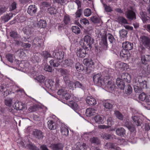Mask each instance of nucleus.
I'll use <instances>...</instances> for the list:
<instances>
[{
	"instance_id": "nucleus-29",
	"label": "nucleus",
	"mask_w": 150,
	"mask_h": 150,
	"mask_svg": "<svg viewBox=\"0 0 150 150\" xmlns=\"http://www.w3.org/2000/svg\"><path fill=\"white\" fill-rule=\"evenodd\" d=\"M23 30L24 34L29 35L32 34L34 32L33 29L30 26L26 27L23 28Z\"/></svg>"
},
{
	"instance_id": "nucleus-62",
	"label": "nucleus",
	"mask_w": 150,
	"mask_h": 150,
	"mask_svg": "<svg viewBox=\"0 0 150 150\" xmlns=\"http://www.w3.org/2000/svg\"><path fill=\"white\" fill-rule=\"evenodd\" d=\"M60 72L61 75L63 76V77H64L68 74L67 73V70L65 69H61L60 70Z\"/></svg>"
},
{
	"instance_id": "nucleus-56",
	"label": "nucleus",
	"mask_w": 150,
	"mask_h": 150,
	"mask_svg": "<svg viewBox=\"0 0 150 150\" xmlns=\"http://www.w3.org/2000/svg\"><path fill=\"white\" fill-rule=\"evenodd\" d=\"M12 102V99L11 98H8L5 100V104L8 106H11Z\"/></svg>"
},
{
	"instance_id": "nucleus-22",
	"label": "nucleus",
	"mask_w": 150,
	"mask_h": 150,
	"mask_svg": "<svg viewBox=\"0 0 150 150\" xmlns=\"http://www.w3.org/2000/svg\"><path fill=\"white\" fill-rule=\"evenodd\" d=\"M47 124L48 128L50 129H55L56 128V123L53 119L48 121Z\"/></svg>"
},
{
	"instance_id": "nucleus-23",
	"label": "nucleus",
	"mask_w": 150,
	"mask_h": 150,
	"mask_svg": "<svg viewBox=\"0 0 150 150\" xmlns=\"http://www.w3.org/2000/svg\"><path fill=\"white\" fill-rule=\"evenodd\" d=\"M141 60L142 64L146 65L150 61V56L147 54L142 56Z\"/></svg>"
},
{
	"instance_id": "nucleus-35",
	"label": "nucleus",
	"mask_w": 150,
	"mask_h": 150,
	"mask_svg": "<svg viewBox=\"0 0 150 150\" xmlns=\"http://www.w3.org/2000/svg\"><path fill=\"white\" fill-rule=\"evenodd\" d=\"M46 25V21L40 19L37 23V26L40 28H45Z\"/></svg>"
},
{
	"instance_id": "nucleus-47",
	"label": "nucleus",
	"mask_w": 150,
	"mask_h": 150,
	"mask_svg": "<svg viewBox=\"0 0 150 150\" xmlns=\"http://www.w3.org/2000/svg\"><path fill=\"white\" fill-rule=\"evenodd\" d=\"M107 37H108V39L110 43H112L115 42V39L113 35L110 33H107Z\"/></svg>"
},
{
	"instance_id": "nucleus-54",
	"label": "nucleus",
	"mask_w": 150,
	"mask_h": 150,
	"mask_svg": "<svg viewBox=\"0 0 150 150\" xmlns=\"http://www.w3.org/2000/svg\"><path fill=\"white\" fill-rule=\"evenodd\" d=\"M132 91V88L131 86L128 84L126 87L125 89V92L127 94H130Z\"/></svg>"
},
{
	"instance_id": "nucleus-39",
	"label": "nucleus",
	"mask_w": 150,
	"mask_h": 150,
	"mask_svg": "<svg viewBox=\"0 0 150 150\" xmlns=\"http://www.w3.org/2000/svg\"><path fill=\"white\" fill-rule=\"evenodd\" d=\"M120 37L121 39H124L126 37L127 33V31L124 29H122L119 31Z\"/></svg>"
},
{
	"instance_id": "nucleus-2",
	"label": "nucleus",
	"mask_w": 150,
	"mask_h": 150,
	"mask_svg": "<svg viewBox=\"0 0 150 150\" xmlns=\"http://www.w3.org/2000/svg\"><path fill=\"white\" fill-rule=\"evenodd\" d=\"M107 37V32L104 31L103 34L101 35L99 43L101 47L105 50H107L108 47Z\"/></svg>"
},
{
	"instance_id": "nucleus-61",
	"label": "nucleus",
	"mask_w": 150,
	"mask_h": 150,
	"mask_svg": "<svg viewBox=\"0 0 150 150\" xmlns=\"http://www.w3.org/2000/svg\"><path fill=\"white\" fill-rule=\"evenodd\" d=\"M63 79L66 83H68L69 84L70 82L72 81H70L69 74L63 77Z\"/></svg>"
},
{
	"instance_id": "nucleus-34",
	"label": "nucleus",
	"mask_w": 150,
	"mask_h": 150,
	"mask_svg": "<svg viewBox=\"0 0 150 150\" xmlns=\"http://www.w3.org/2000/svg\"><path fill=\"white\" fill-rule=\"evenodd\" d=\"M74 68L77 71L80 72L84 69L83 66L78 62L75 63Z\"/></svg>"
},
{
	"instance_id": "nucleus-41",
	"label": "nucleus",
	"mask_w": 150,
	"mask_h": 150,
	"mask_svg": "<svg viewBox=\"0 0 150 150\" xmlns=\"http://www.w3.org/2000/svg\"><path fill=\"white\" fill-rule=\"evenodd\" d=\"M64 23L66 25H69L71 23L70 18L69 15L66 14L64 16L63 20Z\"/></svg>"
},
{
	"instance_id": "nucleus-48",
	"label": "nucleus",
	"mask_w": 150,
	"mask_h": 150,
	"mask_svg": "<svg viewBox=\"0 0 150 150\" xmlns=\"http://www.w3.org/2000/svg\"><path fill=\"white\" fill-rule=\"evenodd\" d=\"M101 137L104 139H109L112 138V136L111 134L106 133H103L101 135Z\"/></svg>"
},
{
	"instance_id": "nucleus-50",
	"label": "nucleus",
	"mask_w": 150,
	"mask_h": 150,
	"mask_svg": "<svg viewBox=\"0 0 150 150\" xmlns=\"http://www.w3.org/2000/svg\"><path fill=\"white\" fill-rule=\"evenodd\" d=\"M6 58L11 63H12L13 61V55L10 54H8L6 55Z\"/></svg>"
},
{
	"instance_id": "nucleus-30",
	"label": "nucleus",
	"mask_w": 150,
	"mask_h": 150,
	"mask_svg": "<svg viewBox=\"0 0 150 150\" xmlns=\"http://www.w3.org/2000/svg\"><path fill=\"white\" fill-rule=\"evenodd\" d=\"M125 125L131 132H133L135 130V127L130 122H127Z\"/></svg>"
},
{
	"instance_id": "nucleus-3",
	"label": "nucleus",
	"mask_w": 150,
	"mask_h": 150,
	"mask_svg": "<svg viewBox=\"0 0 150 150\" xmlns=\"http://www.w3.org/2000/svg\"><path fill=\"white\" fill-rule=\"evenodd\" d=\"M141 43L146 48H150V38L143 35L140 37Z\"/></svg>"
},
{
	"instance_id": "nucleus-45",
	"label": "nucleus",
	"mask_w": 150,
	"mask_h": 150,
	"mask_svg": "<svg viewBox=\"0 0 150 150\" xmlns=\"http://www.w3.org/2000/svg\"><path fill=\"white\" fill-rule=\"evenodd\" d=\"M71 29L72 32L76 34H78L80 33V29L78 26H72L71 28Z\"/></svg>"
},
{
	"instance_id": "nucleus-19",
	"label": "nucleus",
	"mask_w": 150,
	"mask_h": 150,
	"mask_svg": "<svg viewBox=\"0 0 150 150\" xmlns=\"http://www.w3.org/2000/svg\"><path fill=\"white\" fill-rule=\"evenodd\" d=\"M122 80L124 81H125L128 83L130 82L131 80L130 75L127 73H123L121 75Z\"/></svg>"
},
{
	"instance_id": "nucleus-44",
	"label": "nucleus",
	"mask_w": 150,
	"mask_h": 150,
	"mask_svg": "<svg viewBox=\"0 0 150 150\" xmlns=\"http://www.w3.org/2000/svg\"><path fill=\"white\" fill-rule=\"evenodd\" d=\"M12 17V15L11 13L10 14L9 13V15H7L2 16L1 19L4 22H7L10 19V17Z\"/></svg>"
},
{
	"instance_id": "nucleus-27",
	"label": "nucleus",
	"mask_w": 150,
	"mask_h": 150,
	"mask_svg": "<svg viewBox=\"0 0 150 150\" xmlns=\"http://www.w3.org/2000/svg\"><path fill=\"white\" fill-rule=\"evenodd\" d=\"M86 102L90 105H95L96 103V99L92 96H88L86 100Z\"/></svg>"
},
{
	"instance_id": "nucleus-52",
	"label": "nucleus",
	"mask_w": 150,
	"mask_h": 150,
	"mask_svg": "<svg viewBox=\"0 0 150 150\" xmlns=\"http://www.w3.org/2000/svg\"><path fill=\"white\" fill-rule=\"evenodd\" d=\"M45 78L42 75H39L36 77V79L37 81L40 83L43 82Z\"/></svg>"
},
{
	"instance_id": "nucleus-26",
	"label": "nucleus",
	"mask_w": 150,
	"mask_h": 150,
	"mask_svg": "<svg viewBox=\"0 0 150 150\" xmlns=\"http://www.w3.org/2000/svg\"><path fill=\"white\" fill-rule=\"evenodd\" d=\"M80 23L78 22L77 24L81 28L82 27V26H85L89 24L88 20L85 18H81L80 20Z\"/></svg>"
},
{
	"instance_id": "nucleus-38",
	"label": "nucleus",
	"mask_w": 150,
	"mask_h": 150,
	"mask_svg": "<svg viewBox=\"0 0 150 150\" xmlns=\"http://www.w3.org/2000/svg\"><path fill=\"white\" fill-rule=\"evenodd\" d=\"M114 114L117 118L120 120H122L123 119V115L118 110H115Z\"/></svg>"
},
{
	"instance_id": "nucleus-4",
	"label": "nucleus",
	"mask_w": 150,
	"mask_h": 150,
	"mask_svg": "<svg viewBox=\"0 0 150 150\" xmlns=\"http://www.w3.org/2000/svg\"><path fill=\"white\" fill-rule=\"evenodd\" d=\"M68 86L70 89L73 90L76 88H82L83 85L78 81L70 82L68 84Z\"/></svg>"
},
{
	"instance_id": "nucleus-59",
	"label": "nucleus",
	"mask_w": 150,
	"mask_h": 150,
	"mask_svg": "<svg viewBox=\"0 0 150 150\" xmlns=\"http://www.w3.org/2000/svg\"><path fill=\"white\" fill-rule=\"evenodd\" d=\"M22 46L25 50H29L31 47V45L28 43H23L21 45Z\"/></svg>"
},
{
	"instance_id": "nucleus-20",
	"label": "nucleus",
	"mask_w": 150,
	"mask_h": 150,
	"mask_svg": "<svg viewBox=\"0 0 150 150\" xmlns=\"http://www.w3.org/2000/svg\"><path fill=\"white\" fill-rule=\"evenodd\" d=\"M116 132L117 135L121 137H124L126 134V131L123 127H118L116 130Z\"/></svg>"
},
{
	"instance_id": "nucleus-64",
	"label": "nucleus",
	"mask_w": 150,
	"mask_h": 150,
	"mask_svg": "<svg viewBox=\"0 0 150 150\" xmlns=\"http://www.w3.org/2000/svg\"><path fill=\"white\" fill-rule=\"evenodd\" d=\"M104 106L106 108L110 109L112 108V105L108 102H106L104 104Z\"/></svg>"
},
{
	"instance_id": "nucleus-42",
	"label": "nucleus",
	"mask_w": 150,
	"mask_h": 150,
	"mask_svg": "<svg viewBox=\"0 0 150 150\" xmlns=\"http://www.w3.org/2000/svg\"><path fill=\"white\" fill-rule=\"evenodd\" d=\"M140 14L143 21L146 22L149 19V18L147 16L146 13L145 12L141 11Z\"/></svg>"
},
{
	"instance_id": "nucleus-60",
	"label": "nucleus",
	"mask_w": 150,
	"mask_h": 150,
	"mask_svg": "<svg viewBox=\"0 0 150 150\" xmlns=\"http://www.w3.org/2000/svg\"><path fill=\"white\" fill-rule=\"evenodd\" d=\"M38 110L37 107L36 105L30 106L28 108V110L30 112L35 111H37Z\"/></svg>"
},
{
	"instance_id": "nucleus-15",
	"label": "nucleus",
	"mask_w": 150,
	"mask_h": 150,
	"mask_svg": "<svg viewBox=\"0 0 150 150\" xmlns=\"http://www.w3.org/2000/svg\"><path fill=\"white\" fill-rule=\"evenodd\" d=\"M102 77L103 76L101 74H97L93 76V81L95 83L100 85Z\"/></svg>"
},
{
	"instance_id": "nucleus-58",
	"label": "nucleus",
	"mask_w": 150,
	"mask_h": 150,
	"mask_svg": "<svg viewBox=\"0 0 150 150\" xmlns=\"http://www.w3.org/2000/svg\"><path fill=\"white\" fill-rule=\"evenodd\" d=\"M44 70L48 72H51L52 71V68L50 66L48 65H45Z\"/></svg>"
},
{
	"instance_id": "nucleus-28",
	"label": "nucleus",
	"mask_w": 150,
	"mask_h": 150,
	"mask_svg": "<svg viewBox=\"0 0 150 150\" xmlns=\"http://www.w3.org/2000/svg\"><path fill=\"white\" fill-rule=\"evenodd\" d=\"M90 21L94 24H98L100 22L101 19L96 16H92L90 18Z\"/></svg>"
},
{
	"instance_id": "nucleus-14",
	"label": "nucleus",
	"mask_w": 150,
	"mask_h": 150,
	"mask_svg": "<svg viewBox=\"0 0 150 150\" xmlns=\"http://www.w3.org/2000/svg\"><path fill=\"white\" fill-rule=\"evenodd\" d=\"M132 10H128L126 13V17L130 20H134L136 19V17L135 12Z\"/></svg>"
},
{
	"instance_id": "nucleus-40",
	"label": "nucleus",
	"mask_w": 150,
	"mask_h": 150,
	"mask_svg": "<svg viewBox=\"0 0 150 150\" xmlns=\"http://www.w3.org/2000/svg\"><path fill=\"white\" fill-rule=\"evenodd\" d=\"M90 141L92 144H99L100 141L99 139L97 137H93L90 139Z\"/></svg>"
},
{
	"instance_id": "nucleus-31",
	"label": "nucleus",
	"mask_w": 150,
	"mask_h": 150,
	"mask_svg": "<svg viewBox=\"0 0 150 150\" xmlns=\"http://www.w3.org/2000/svg\"><path fill=\"white\" fill-rule=\"evenodd\" d=\"M102 79L100 84L101 86H104L105 85L111 81L110 77L107 76H105L103 77Z\"/></svg>"
},
{
	"instance_id": "nucleus-53",
	"label": "nucleus",
	"mask_w": 150,
	"mask_h": 150,
	"mask_svg": "<svg viewBox=\"0 0 150 150\" xmlns=\"http://www.w3.org/2000/svg\"><path fill=\"white\" fill-rule=\"evenodd\" d=\"M137 85H134V91L137 93H139L142 91V89L140 87L138 84H137Z\"/></svg>"
},
{
	"instance_id": "nucleus-43",
	"label": "nucleus",
	"mask_w": 150,
	"mask_h": 150,
	"mask_svg": "<svg viewBox=\"0 0 150 150\" xmlns=\"http://www.w3.org/2000/svg\"><path fill=\"white\" fill-rule=\"evenodd\" d=\"M61 132L64 136H67L69 134V131L68 129L65 127L60 128Z\"/></svg>"
},
{
	"instance_id": "nucleus-55",
	"label": "nucleus",
	"mask_w": 150,
	"mask_h": 150,
	"mask_svg": "<svg viewBox=\"0 0 150 150\" xmlns=\"http://www.w3.org/2000/svg\"><path fill=\"white\" fill-rule=\"evenodd\" d=\"M118 20L119 23L124 24L127 23L126 19L122 17H119L118 18Z\"/></svg>"
},
{
	"instance_id": "nucleus-18",
	"label": "nucleus",
	"mask_w": 150,
	"mask_h": 150,
	"mask_svg": "<svg viewBox=\"0 0 150 150\" xmlns=\"http://www.w3.org/2000/svg\"><path fill=\"white\" fill-rule=\"evenodd\" d=\"M116 84L120 89L124 90L125 87V84L124 81L122 80L119 78H117L116 79Z\"/></svg>"
},
{
	"instance_id": "nucleus-12",
	"label": "nucleus",
	"mask_w": 150,
	"mask_h": 150,
	"mask_svg": "<svg viewBox=\"0 0 150 150\" xmlns=\"http://www.w3.org/2000/svg\"><path fill=\"white\" fill-rule=\"evenodd\" d=\"M142 77L140 76H138L136 79V81H138L139 83L138 85L142 89L147 87L146 82L145 80H142Z\"/></svg>"
},
{
	"instance_id": "nucleus-6",
	"label": "nucleus",
	"mask_w": 150,
	"mask_h": 150,
	"mask_svg": "<svg viewBox=\"0 0 150 150\" xmlns=\"http://www.w3.org/2000/svg\"><path fill=\"white\" fill-rule=\"evenodd\" d=\"M57 94L59 95H62L63 98L67 100L70 99L71 96L70 94L68 93L65 88L59 90L57 92Z\"/></svg>"
},
{
	"instance_id": "nucleus-17",
	"label": "nucleus",
	"mask_w": 150,
	"mask_h": 150,
	"mask_svg": "<svg viewBox=\"0 0 150 150\" xmlns=\"http://www.w3.org/2000/svg\"><path fill=\"white\" fill-rule=\"evenodd\" d=\"M83 63L87 67L92 68L94 63L91 59H83Z\"/></svg>"
},
{
	"instance_id": "nucleus-33",
	"label": "nucleus",
	"mask_w": 150,
	"mask_h": 150,
	"mask_svg": "<svg viewBox=\"0 0 150 150\" xmlns=\"http://www.w3.org/2000/svg\"><path fill=\"white\" fill-rule=\"evenodd\" d=\"M118 67L123 70H127L129 69V66L127 64L124 62H120L118 64Z\"/></svg>"
},
{
	"instance_id": "nucleus-37",
	"label": "nucleus",
	"mask_w": 150,
	"mask_h": 150,
	"mask_svg": "<svg viewBox=\"0 0 150 150\" xmlns=\"http://www.w3.org/2000/svg\"><path fill=\"white\" fill-rule=\"evenodd\" d=\"M74 62L72 59H66L64 61V64L65 67H71L73 64Z\"/></svg>"
},
{
	"instance_id": "nucleus-49",
	"label": "nucleus",
	"mask_w": 150,
	"mask_h": 150,
	"mask_svg": "<svg viewBox=\"0 0 150 150\" xmlns=\"http://www.w3.org/2000/svg\"><path fill=\"white\" fill-rule=\"evenodd\" d=\"M26 146L30 150H39V149L33 144H27Z\"/></svg>"
},
{
	"instance_id": "nucleus-24",
	"label": "nucleus",
	"mask_w": 150,
	"mask_h": 150,
	"mask_svg": "<svg viewBox=\"0 0 150 150\" xmlns=\"http://www.w3.org/2000/svg\"><path fill=\"white\" fill-rule=\"evenodd\" d=\"M133 120L134 122V123L137 126H140L141 125L142 123V120L140 117L136 116H134L132 117Z\"/></svg>"
},
{
	"instance_id": "nucleus-63",
	"label": "nucleus",
	"mask_w": 150,
	"mask_h": 150,
	"mask_svg": "<svg viewBox=\"0 0 150 150\" xmlns=\"http://www.w3.org/2000/svg\"><path fill=\"white\" fill-rule=\"evenodd\" d=\"M29 26H30L31 28L33 29L37 25V23L35 21H33L32 22H29Z\"/></svg>"
},
{
	"instance_id": "nucleus-21",
	"label": "nucleus",
	"mask_w": 150,
	"mask_h": 150,
	"mask_svg": "<svg viewBox=\"0 0 150 150\" xmlns=\"http://www.w3.org/2000/svg\"><path fill=\"white\" fill-rule=\"evenodd\" d=\"M9 35L11 39L14 40H16L19 38V35L18 34L17 32L15 30H12L10 32Z\"/></svg>"
},
{
	"instance_id": "nucleus-32",
	"label": "nucleus",
	"mask_w": 150,
	"mask_h": 150,
	"mask_svg": "<svg viewBox=\"0 0 150 150\" xmlns=\"http://www.w3.org/2000/svg\"><path fill=\"white\" fill-rule=\"evenodd\" d=\"M49 63L50 65L54 67H57L60 64V62L58 60L54 59L51 60Z\"/></svg>"
},
{
	"instance_id": "nucleus-8",
	"label": "nucleus",
	"mask_w": 150,
	"mask_h": 150,
	"mask_svg": "<svg viewBox=\"0 0 150 150\" xmlns=\"http://www.w3.org/2000/svg\"><path fill=\"white\" fill-rule=\"evenodd\" d=\"M120 54L121 58L123 59L124 60H129L130 59V54L129 51L122 49L120 52Z\"/></svg>"
},
{
	"instance_id": "nucleus-10",
	"label": "nucleus",
	"mask_w": 150,
	"mask_h": 150,
	"mask_svg": "<svg viewBox=\"0 0 150 150\" xmlns=\"http://www.w3.org/2000/svg\"><path fill=\"white\" fill-rule=\"evenodd\" d=\"M43 43V39L38 37H35L33 41V45H35L36 46H37L39 49L42 46Z\"/></svg>"
},
{
	"instance_id": "nucleus-9",
	"label": "nucleus",
	"mask_w": 150,
	"mask_h": 150,
	"mask_svg": "<svg viewBox=\"0 0 150 150\" xmlns=\"http://www.w3.org/2000/svg\"><path fill=\"white\" fill-rule=\"evenodd\" d=\"M64 53L63 52L56 50L53 52L52 56L53 57L58 60L62 59L64 58Z\"/></svg>"
},
{
	"instance_id": "nucleus-13",
	"label": "nucleus",
	"mask_w": 150,
	"mask_h": 150,
	"mask_svg": "<svg viewBox=\"0 0 150 150\" xmlns=\"http://www.w3.org/2000/svg\"><path fill=\"white\" fill-rule=\"evenodd\" d=\"M122 47L123 48V49L129 51L133 49V44L132 43L128 41H125L122 43Z\"/></svg>"
},
{
	"instance_id": "nucleus-57",
	"label": "nucleus",
	"mask_w": 150,
	"mask_h": 150,
	"mask_svg": "<svg viewBox=\"0 0 150 150\" xmlns=\"http://www.w3.org/2000/svg\"><path fill=\"white\" fill-rule=\"evenodd\" d=\"M146 96V95L144 93H142L139 95V98L140 100L144 101L145 100Z\"/></svg>"
},
{
	"instance_id": "nucleus-5",
	"label": "nucleus",
	"mask_w": 150,
	"mask_h": 150,
	"mask_svg": "<svg viewBox=\"0 0 150 150\" xmlns=\"http://www.w3.org/2000/svg\"><path fill=\"white\" fill-rule=\"evenodd\" d=\"M53 4L52 7L54 9H57L60 8L61 6H64L63 4H65L66 0H53Z\"/></svg>"
},
{
	"instance_id": "nucleus-16",
	"label": "nucleus",
	"mask_w": 150,
	"mask_h": 150,
	"mask_svg": "<svg viewBox=\"0 0 150 150\" xmlns=\"http://www.w3.org/2000/svg\"><path fill=\"white\" fill-rule=\"evenodd\" d=\"M104 86L106 89H107L108 91L110 92H112L114 90V88L115 87V84L111 80L108 83L105 85Z\"/></svg>"
},
{
	"instance_id": "nucleus-36",
	"label": "nucleus",
	"mask_w": 150,
	"mask_h": 150,
	"mask_svg": "<svg viewBox=\"0 0 150 150\" xmlns=\"http://www.w3.org/2000/svg\"><path fill=\"white\" fill-rule=\"evenodd\" d=\"M95 113V110L92 108H88L86 109V113L87 116L90 117L94 115Z\"/></svg>"
},
{
	"instance_id": "nucleus-25",
	"label": "nucleus",
	"mask_w": 150,
	"mask_h": 150,
	"mask_svg": "<svg viewBox=\"0 0 150 150\" xmlns=\"http://www.w3.org/2000/svg\"><path fill=\"white\" fill-rule=\"evenodd\" d=\"M104 118L105 117L103 115H96L94 117V120L96 122L99 124H103L104 122Z\"/></svg>"
},
{
	"instance_id": "nucleus-51",
	"label": "nucleus",
	"mask_w": 150,
	"mask_h": 150,
	"mask_svg": "<svg viewBox=\"0 0 150 150\" xmlns=\"http://www.w3.org/2000/svg\"><path fill=\"white\" fill-rule=\"evenodd\" d=\"M42 56L45 59H47L48 57H51V54L47 51H44L42 52Z\"/></svg>"
},
{
	"instance_id": "nucleus-1",
	"label": "nucleus",
	"mask_w": 150,
	"mask_h": 150,
	"mask_svg": "<svg viewBox=\"0 0 150 150\" xmlns=\"http://www.w3.org/2000/svg\"><path fill=\"white\" fill-rule=\"evenodd\" d=\"M94 40L88 35L85 36L83 40H81L79 43L82 47L86 50L91 47V45L94 42Z\"/></svg>"
},
{
	"instance_id": "nucleus-11",
	"label": "nucleus",
	"mask_w": 150,
	"mask_h": 150,
	"mask_svg": "<svg viewBox=\"0 0 150 150\" xmlns=\"http://www.w3.org/2000/svg\"><path fill=\"white\" fill-rule=\"evenodd\" d=\"M87 54L86 50L83 48H79L77 49L76 51L77 55L80 57L83 58L85 57Z\"/></svg>"
},
{
	"instance_id": "nucleus-7",
	"label": "nucleus",
	"mask_w": 150,
	"mask_h": 150,
	"mask_svg": "<svg viewBox=\"0 0 150 150\" xmlns=\"http://www.w3.org/2000/svg\"><path fill=\"white\" fill-rule=\"evenodd\" d=\"M32 134L36 139H42L44 137V133L41 130L35 129L33 131Z\"/></svg>"
},
{
	"instance_id": "nucleus-46",
	"label": "nucleus",
	"mask_w": 150,
	"mask_h": 150,
	"mask_svg": "<svg viewBox=\"0 0 150 150\" xmlns=\"http://www.w3.org/2000/svg\"><path fill=\"white\" fill-rule=\"evenodd\" d=\"M23 104L21 102H16L15 103V106L16 110H21L23 108Z\"/></svg>"
}]
</instances>
